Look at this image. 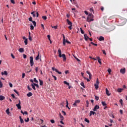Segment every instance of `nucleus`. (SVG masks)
Segmentation results:
<instances>
[{
    "instance_id": "nucleus-1",
    "label": "nucleus",
    "mask_w": 127,
    "mask_h": 127,
    "mask_svg": "<svg viewBox=\"0 0 127 127\" xmlns=\"http://www.w3.org/2000/svg\"><path fill=\"white\" fill-rule=\"evenodd\" d=\"M94 20V15H93V14L92 13L89 14L86 19V21H87L88 22H91V21H93Z\"/></svg>"
},
{
    "instance_id": "nucleus-2",
    "label": "nucleus",
    "mask_w": 127,
    "mask_h": 127,
    "mask_svg": "<svg viewBox=\"0 0 127 127\" xmlns=\"http://www.w3.org/2000/svg\"><path fill=\"white\" fill-rule=\"evenodd\" d=\"M58 53L59 55L60 58H63V62H65L66 61V58L65 54H63L62 55V51L61 49L58 50Z\"/></svg>"
},
{
    "instance_id": "nucleus-3",
    "label": "nucleus",
    "mask_w": 127,
    "mask_h": 127,
    "mask_svg": "<svg viewBox=\"0 0 127 127\" xmlns=\"http://www.w3.org/2000/svg\"><path fill=\"white\" fill-rule=\"evenodd\" d=\"M66 22H67V23L68 24V25H69V26L68 27V28L71 30L72 28V24H73V23H72V22H70V21H69V20L68 19H66Z\"/></svg>"
},
{
    "instance_id": "nucleus-4",
    "label": "nucleus",
    "mask_w": 127,
    "mask_h": 127,
    "mask_svg": "<svg viewBox=\"0 0 127 127\" xmlns=\"http://www.w3.org/2000/svg\"><path fill=\"white\" fill-rule=\"evenodd\" d=\"M99 83H100V82H99V79H98V78H97L96 83L94 84L95 88L96 89H98L99 88Z\"/></svg>"
},
{
    "instance_id": "nucleus-5",
    "label": "nucleus",
    "mask_w": 127,
    "mask_h": 127,
    "mask_svg": "<svg viewBox=\"0 0 127 127\" xmlns=\"http://www.w3.org/2000/svg\"><path fill=\"white\" fill-rule=\"evenodd\" d=\"M29 60H30V64L31 66H33L34 64V60H33V57H30L29 58Z\"/></svg>"
},
{
    "instance_id": "nucleus-6",
    "label": "nucleus",
    "mask_w": 127,
    "mask_h": 127,
    "mask_svg": "<svg viewBox=\"0 0 127 127\" xmlns=\"http://www.w3.org/2000/svg\"><path fill=\"white\" fill-rule=\"evenodd\" d=\"M21 101L20 100H18V104H16L15 106L17 107V109L19 110L21 109Z\"/></svg>"
},
{
    "instance_id": "nucleus-7",
    "label": "nucleus",
    "mask_w": 127,
    "mask_h": 127,
    "mask_svg": "<svg viewBox=\"0 0 127 127\" xmlns=\"http://www.w3.org/2000/svg\"><path fill=\"white\" fill-rule=\"evenodd\" d=\"M80 103V100H75L74 103V104H73V105L74 107H77V104H79Z\"/></svg>"
},
{
    "instance_id": "nucleus-8",
    "label": "nucleus",
    "mask_w": 127,
    "mask_h": 127,
    "mask_svg": "<svg viewBox=\"0 0 127 127\" xmlns=\"http://www.w3.org/2000/svg\"><path fill=\"white\" fill-rule=\"evenodd\" d=\"M52 69L53 71H55H55L56 72L58 73L59 74H62V72L59 71V70H58L57 69H55V67H52Z\"/></svg>"
},
{
    "instance_id": "nucleus-9",
    "label": "nucleus",
    "mask_w": 127,
    "mask_h": 127,
    "mask_svg": "<svg viewBox=\"0 0 127 127\" xmlns=\"http://www.w3.org/2000/svg\"><path fill=\"white\" fill-rule=\"evenodd\" d=\"M121 22L123 23L122 25H125L126 23H127V19H125V18H123V19L121 20Z\"/></svg>"
},
{
    "instance_id": "nucleus-10",
    "label": "nucleus",
    "mask_w": 127,
    "mask_h": 127,
    "mask_svg": "<svg viewBox=\"0 0 127 127\" xmlns=\"http://www.w3.org/2000/svg\"><path fill=\"white\" fill-rule=\"evenodd\" d=\"M99 109H100V106H98V105H96L94 107V109H93V111H97V110H98Z\"/></svg>"
},
{
    "instance_id": "nucleus-11",
    "label": "nucleus",
    "mask_w": 127,
    "mask_h": 127,
    "mask_svg": "<svg viewBox=\"0 0 127 127\" xmlns=\"http://www.w3.org/2000/svg\"><path fill=\"white\" fill-rule=\"evenodd\" d=\"M84 39L86 41H88V40L89 39L88 36H87V34H84Z\"/></svg>"
},
{
    "instance_id": "nucleus-12",
    "label": "nucleus",
    "mask_w": 127,
    "mask_h": 127,
    "mask_svg": "<svg viewBox=\"0 0 127 127\" xmlns=\"http://www.w3.org/2000/svg\"><path fill=\"white\" fill-rule=\"evenodd\" d=\"M120 72L121 73H122L123 74H125V73H126V68H124V69H121V70H120Z\"/></svg>"
},
{
    "instance_id": "nucleus-13",
    "label": "nucleus",
    "mask_w": 127,
    "mask_h": 127,
    "mask_svg": "<svg viewBox=\"0 0 127 127\" xmlns=\"http://www.w3.org/2000/svg\"><path fill=\"white\" fill-rule=\"evenodd\" d=\"M63 44L64 46L65 45V38L64 35H63Z\"/></svg>"
},
{
    "instance_id": "nucleus-14",
    "label": "nucleus",
    "mask_w": 127,
    "mask_h": 127,
    "mask_svg": "<svg viewBox=\"0 0 127 127\" xmlns=\"http://www.w3.org/2000/svg\"><path fill=\"white\" fill-rule=\"evenodd\" d=\"M99 40L100 41H104L105 40L104 37H103L102 36H101L100 37H99Z\"/></svg>"
},
{
    "instance_id": "nucleus-15",
    "label": "nucleus",
    "mask_w": 127,
    "mask_h": 127,
    "mask_svg": "<svg viewBox=\"0 0 127 127\" xmlns=\"http://www.w3.org/2000/svg\"><path fill=\"white\" fill-rule=\"evenodd\" d=\"M106 93L107 95L110 96L111 95V93H110V91L108 90L107 88H106Z\"/></svg>"
},
{
    "instance_id": "nucleus-16",
    "label": "nucleus",
    "mask_w": 127,
    "mask_h": 127,
    "mask_svg": "<svg viewBox=\"0 0 127 127\" xmlns=\"http://www.w3.org/2000/svg\"><path fill=\"white\" fill-rule=\"evenodd\" d=\"M97 59L98 60V62L99 63L100 65L102 64L101 60L100 59V57H97Z\"/></svg>"
},
{
    "instance_id": "nucleus-17",
    "label": "nucleus",
    "mask_w": 127,
    "mask_h": 127,
    "mask_svg": "<svg viewBox=\"0 0 127 127\" xmlns=\"http://www.w3.org/2000/svg\"><path fill=\"white\" fill-rule=\"evenodd\" d=\"M122 13L124 15L127 14V9H126V10H125V9L122 10Z\"/></svg>"
},
{
    "instance_id": "nucleus-18",
    "label": "nucleus",
    "mask_w": 127,
    "mask_h": 127,
    "mask_svg": "<svg viewBox=\"0 0 127 127\" xmlns=\"http://www.w3.org/2000/svg\"><path fill=\"white\" fill-rule=\"evenodd\" d=\"M95 114H96V113H95L92 111H91L90 112L89 116H92V115H94Z\"/></svg>"
},
{
    "instance_id": "nucleus-19",
    "label": "nucleus",
    "mask_w": 127,
    "mask_h": 127,
    "mask_svg": "<svg viewBox=\"0 0 127 127\" xmlns=\"http://www.w3.org/2000/svg\"><path fill=\"white\" fill-rule=\"evenodd\" d=\"M1 75H8V73L6 71H4L3 72H2L1 73Z\"/></svg>"
},
{
    "instance_id": "nucleus-20",
    "label": "nucleus",
    "mask_w": 127,
    "mask_h": 127,
    "mask_svg": "<svg viewBox=\"0 0 127 127\" xmlns=\"http://www.w3.org/2000/svg\"><path fill=\"white\" fill-rule=\"evenodd\" d=\"M18 51L20 53H23L24 52V49L23 48H20L19 49Z\"/></svg>"
},
{
    "instance_id": "nucleus-21",
    "label": "nucleus",
    "mask_w": 127,
    "mask_h": 127,
    "mask_svg": "<svg viewBox=\"0 0 127 127\" xmlns=\"http://www.w3.org/2000/svg\"><path fill=\"white\" fill-rule=\"evenodd\" d=\"M5 99V98L3 96H2V95L0 96V101H2V100H4Z\"/></svg>"
},
{
    "instance_id": "nucleus-22",
    "label": "nucleus",
    "mask_w": 127,
    "mask_h": 127,
    "mask_svg": "<svg viewBox=\"0 0 127 127\" xmlns=\"http://www.w3.org/2000/svg\"><path fill=\"white\" fill-rule=\"evenodd\" d=\"M39 56H40V52H38V56L35 58V60L38 61L39 60Z\"/></svg>"
},
{
    "instance_id": "nucleus-23",
    "label": "nucleus",
    "mask_w": 127,
    "mask_h": 127,
    "mask_svg": "<svg viewBox=\"0 0 127 127\" xmlns=\"http://www.w3.org/2000/svg\"><path fill=\"white\" fill-rule=\"evenodd\" d=\"M33 96V94L31 92H29L27 94V96H28V97H30L31 96Z\"/></svg>"
},
{
    "instance_id": "nucleus-24",
    "label": "nucleus",
    "mask_w": 127,
    "mask_h": 127,
    "mask_svg": "<svg viewBox=\"0 0 127 127\" xmlns=\"http://www.w3.org/2000/svg\"><path fill=\"white\" fill-rule=\"evenodd\" d=\"M39 82H40V86H43V81L42 80L39 79Z\"/></svg>"
},
{
    "instance_id": "nucleus-25",
    "label": "nucleus",
    "mask_w": 127,
    "mask_h": 127,
    "mask_svg": "<svg viewBox=\"0 0 127 127\" xmlns=\"http://www.w3.org/2000/svg\"><path fill=\"white\" fill-rule=\"evenodd\" d=\"M123 90H124V89H122V88H119L117 90L118 92L119 93H122V91H123Z\"/></svg>"
},
{
    "instance_id": "nucleus-26",
    "label": "nucleus",
    "mask_w": 127,
    "mask_h": 127,
    "mask_svg": "<svg viewBox=\"0 0 127 127\" xmlns=\"http://www.w3.org/2000/svg\"><path fill=\"white\" fill-rule=\"evenodd\" d=\"M35 12H36L35 11H34L33 12H31V14L33 15V17H35V16H36L35 14H34V13H35Z\"/></svg>"
},
{
    "instance_id": "nucleus-27",
    "label": "nucleus",
    "mask_w": 127,
    "mask_h": 127,
    "mask_svg": "<svg viewBox=\"0 0 127 127\" xmlns=\"http://www.w3.org/2000/svg\"><path fill=\"white\" fill-rule=\"evenodd\" d=\"M101 103L103 106H106L107 105L105 102L102 101Z\"/></svg>"
},
{
    "instance_id": "nucleus-28",
    "label": "nucleus",
    "mask_w": 127,
    "mask_h": 127,
    "mask_svg": "<svg viewBox=\"0 0 127 127\" xmlns=\"http://www.w3.org/2000/svg\"><path fill=\"white\" fill-rule=\"evenodd\" d=\"M5 112L7 115H9L10 114L9 109H7L5 111Z\"/></svg>"
},
{
    "instance_id": "nucleus-29",
    "label": "nucleus",
    "mask_w": 127,
    "mask_h": 127,
    "mask_svg": "<svg viewBox=\"0 0 127 127\" xmlns=\"http://www.w3.org/2000/svg\"><path fill=\"white\" fill-rule=\"evenodd\" d=\"M31 86L34 90H36L35 85L34 84V83L31 84Z\"/></svg>"
},
{
    "instance_id": "nucleus-30",
    "label": "nucleus",
    "mask_w": 127,
    "mask_h": 127,
    "mask_svg": "<svg viewBox=\"0 0 127 127\" xmlns=\"http://www.w3.org/2000/svg\"><path fill=\"white\" fill-rule=\"evenodd\" d=\"M24 44L25 45H27L28 44V40L27 39H25L24 41Z\"/></svg>"
},
{
    "instance_id": "nucleus-31",
    "label": "nucleus",
    "mask_w": 127,
    "mask_h": 127,
    "mask_svg": "<svg viewBox=\"0 0 127 127\" xmlns=\"http://www.w3.org/2000/svg\"><path fill=\"white\" fill-rule=\"evenodd\" d=\"M52 28H54L55 29H58V26H51Z\"/></svg>"
},
{
    "instance_id": "nucleus-32",
    "label": "nucleus",
    "mask_w": 127,
    "mask_h": 127,
    "mask_svg": "<svg viewBox=\"0 0 127 127\" xmlns=\"http://www.w3.org/2000/svg\"><path fill=\"white\" fill-rule=\"evenodd\" d=\"M81 86H82L83 88H85L84 82H81L80 83Z\"/></svg>"
},
{
    "instance_id": "nucleus-33",
    "label": "nucleus",
    "mask_w": 127,
    "mask_h": 127,
    "mask_svg": "<svg viewBox=\"0 0 127 127\" xmlns=\"http://www.w3.org/2000/svg\"><path fill=\"white\" fill-rule=\"evenodd\" d=\"M32 23H33V25L34 26V27L36 26L37 23H36V22H35V21H33Z\"/></svg>"
},
{
    "instance_id": "nucleus-34",
    "label": "nucleus",
    "mask_w": 127,
    "mask_h": 127,
    "mask_svg": "<svg viewBox=\"0 0 127 127\" xmlns=\"http://www.w3.org/2000/svg\"><path fill=\"white\" fill-rule=\"evenodd\" d=\"M60 119L61 121H63L64 120V117L63 116L60 117Z\"/></svg>"
},
{
    "instance_id": "nucleus-35",
    "label": "nucleus",
    "mask_w": 127,
    "mask_h": 127,
    "mask_svg": "<svg viewBox=\"0 0 127 127\" xmlns=\"http://www.w3.org/2000/svg\"><path fill=\"white\" fill-rule=\"evenodd\" d=\"M80 29L81 33L82 34H84V31H83V30H82V28H80Z\"/></svg>"
},
{
    "instance_id": "nucleus-36",
    "label": "nucleus",
    "mask_w": 127,
    "mask_h": 127,
    "mask_svg": "<svg viewBox=\"0 0 127 127\" xmlns=\"http://www.w3.org/2000/svg\"><path fill=\"white\" fill-rule=\"evenodd\" d=\"M42 18H43L44 20H46L47 19V17L46 16H42Z\"/></svg>"
},
{
    "instance_id": "nucleus-37",
    "label": "nucleus",
    "mask_w": 127,
    "mask_h": 127,
    "mask_svg": "<svg viewBox=\"0 0 127 127\" xmlns=\"http://www.w3.org/2000/svg\"><path fill=\"white\" fill-rule=\"evenodd\" d=\"M66 43L68 44H71L70 42H69V41H67V40H65V44Z\"/></svg>"
},
{
    "instance_id": "nucleus-38",
    "label": "nucleus",
    "mask_w": 127,
    "mask_h": 127,
    "mask_svg": "<svg viewBox=\"0 0 127 127\" xmlns=\"http://www.w3.org/2000/svg\"><path fill=\"white\" fill-rule=\"evenodd\" d=\"M84 121L88 123H90V121L89 120H88L87 118H85L84 119Z\"/></svg>"
},
{
    "instance_id": "nucleus-39",
    "label": "nucleus",
    "mask_w": 127,
    "mask_h": 127,
    "mask_svg": "<svg viewBox=\"0 0 127 127\" xmlns=\"http://www.w3.org/2000/svg\"><path fill=\"white\" fill-rule=\"evenodd\" d=\"M83 78H84V79L86 80L87 82L90 81V79H89L88 78H86V77H83Z\"/></svg>"
},
{
    "instance_id": "nucleus-40",
    "label": "nucleus",
    "mask_w": 127,
    "mask_h": 127,
    "mask_svg": "<svg viewBox=\"0 0 127 127\" xmlns=\"http://www.w3.org/2000/svg\"><path fill=\"white\" fill-rule=\"evenodd\" d=\"M34 26H33V25H30V29H31V30H34Z\"/></svg>"
},
{
    "instance_id": "nucleus-41",
    "label": "nucleus",
    "mask_w": 127,
    "mask_h": 127,
    "mask_svg": "<svg viewBox=\"0 0 127 127\" xmlns=\"http://www.w3.org/2000/svg\"><path fill=\"white\" fill-rule=\"evenodd\" d=\"M64 83L66 85H67L68 86H69V83L67 82L66 81H64Z\"/></svg>"
},
{
    "instance_id": "nucleus-42",
    "label": "nucleus",
    "mask_w": 127,
    "mask_h": 127,
    "mask_svg": "<svg viewBox=\"0 0 127 127\" xmlns=\"http://www.w3.org/2000/svg\"><path fill=\"white\" fill-rule=\"evenodd\" d=\"M32 17H30V18H29V19H28V20H29V21H30V22H33V21L32 20Z\"/></svg>"
},
{
    "instance_id": "nucleus-43",
    "label": "nucleus",
    "mask_w": 127,
    "mask_h": 127,
    "mask_svg": "<svg viewBox=\"0 0 127 127\" xmlns=\"http://www.w3.org/2000/svg\"><path fill=\"white\" fill-rule=\"evenodd\" d=\"M91 44H92L93 46H98V45L97 44H95V43H93V42H91Z\"/></svg>"
},
{
    "instance_id": "nucleus-44",
    "label": "nucleus",
    "mask_w": 127,
    "mask_h": 127,
    "mask_svg": "<svg viewBox=\"0 0 127 127\" xmlns=\"http://www.w3.org/2000/svg\"><path fill=\"white\" fill-rule=\"evenodd\" d=\"M39 122H40V123L41 124H42L43 123V122H44V121H43V120L40 119V120H39Z\"/></svg>"
},
{
    "instance_id": "nucleus-45",
    "label": "nucleus",
    "mask_w": 127,
    "mask_h": 127,
    "mask_svg": "<svg viewBox=\"0 0 127 127\" xmlns=\"http://www.w3.org/2000/svg\"><path fill=\"white\" fill-rule=\"evenodd\" d=\"M3 86V84L2 82L0 80V88H2Z\"/></svg>"
},
{
    "instance_id": "nucleus-46",
    "label": "nucleus",
    "mask_w": 127,
    "mask_h": 127,
    "mask_svg": "<svg viewBox=\"0 0 127 127\" xmlns=\"http://www.w3.org/2000/svg\"><path fill=\"white\" fill-rule=\"evenodd\" d=\"M95 99L96 101H98L99 100V97L97 96H95Z\"/></svg>"
},
{
    "instance_id": "nucleus-47",
    "label": "nucleus",
    "mask_w": 127,
    "mask_h": 127,
    "mask_svg": "<svg viewBox=\"0 0 127 127\" xmlns=\"http://www.w3.org/2000/svg\"><path fill=\"white\" fill-rule=\"evenodd\" d=\"M25 122H29V118H27V119H25Z\"/></svg>"
},
{
    "instance_id": "nucleus-48",
    "label": "nucleus",
    "mask_w": 127,
    "mask_h": 127,
    "mask_svg": "<svg viewBox=\"0 0 127 127\" xmlns=\"http://www.w3.org/2000/svg\"><path fill=\"white\" fill-rule=\"evenodd\" d=\"M10 2L12 4L15 3L14 0H10Z\"/></svg>"
},
{
    "instance_id": "nucleus-49",
    "label": "nucleus",
    "mask_w": 127,
    "mask_h": 127,
    "mask_svg": "<svg viewBox=\"0 0 127 127\" xmlns=\"http://www.w3.org/2000/svg\"><path fill=\"white\" fill-rule=\"evenodd\" d=\"M47 37H48V39H49V40L51 41V36H50V35H48Z\"/></svg>"
},
{
    "instance_id": "nucleus-50",
    "label": "nucleus",
    "mask_w": 127,
    "mask_h": 127,
    "mask_svg": "<svg viewBox=\"0 0 127 127\" xmlns=\"http://www.w3.org/2000/svg\"><path fill=\"white\" fill-rule=\"evenodd\" d=\"M50 122L52 124H54L55 123V121L54 120H51Z\"/></svg>"
},
{
    "instance_id": "nucleus-51",
    "label": "nucleus",
    "mask_w": 127,
    "mask_h": 127,
    "mask_svg": "<svg viewBox=\"0 0 127 127\" xmlns=\"http://www.w3.org/2000/svg\"><path fill=\"white\" fill-rule=\"evenodd\" d=\"M27 89H28V90H29V91H31V90H32V89L29 86H27Z\"/></svg>"
},
{
    "instance_id": "nucleus-52",
    "label": "nucleus",
    "mask_w": 127,
    "mask_h": 127,
    "mask_svg": "<svg viewBox=\"0 0 127 127\" xmlns=\"http://www.w3.org/2000/svg\"><path fill=\"white\" fill-rule=\"evenodd\" d=\"M34 81L36 83H38V81L37 80L36 78H34Z\"/></svg>"
},
{
    "instance_id": "nucleus-53",
    "label": "nucleus",
    "mask_w": 127,
    "mask_h": 127,
    "mask_svg": "<svg viewBox=\"0 0 127 127\" xmlns=\"http://www.w3.org/2000/svg\"><path fill=\"white\" fill-rule=\"evenodd\" d=\"M34 85L38 88H39V86L38 84H36V83H34Z\"/></svg>"
},
{
    "instance_id": "nucleus-54",
    "label": "nucleus",
    "mask_w": 127,
    "mask_h": 127,
    "mask_svg": "<svg viewBox=\"0 0 127 127\" xmlns=\"http://www.w3.org/2000/svg\"><path fill=\"white\" fill-rule=\"evenodd\" d=\"M20 121L21 124L24 123V121H23V119H20Z\"/></svg>"
},
{
    "instance_id": "nucleus-55",
    "label": "nucleus",
    "mask_w": 127,
    "mask_h": 127,
    "mask_svg": "<svg viewBox=\"0 0 127 127\" xmlns=\"http://www.w3.org/2000/svg\"><path fill=\"white\" fill-rule=\"evenodd\" d=\"M13 91H14V92H15L18 95H19V93H18V92L16 90L14 89V90H13Z\"/></svg>"
},
{
    "instance_id": "nucleus-56",
    "label": "nucleus",
    "mask_w": 127,
    "mask_h": 127,
    "mask_svg": "<svg viewBox=\"0 0 127 127\" xmlns=\"http://www.w3.org/2000/svg\"><path fill=\"white\" fill-rule=\"evenodd\" d=\"M25 76V74L24 73H23L22 75V78H24Z\"/></svg>"
},
{
    "instance_id": "nucleus-57",
    "label": "nucleus",
    "mask_w": 127,
    "mask_h": 127,
    "mask_svg": "<svg viewBox=\"0 0 127 127\" xmlns=\"http://www.w3.org/2000/svg\"><path fill=\"white\" fill-rule=\"evenodd\" d=\"M28 39H29V40L30 41H32V37H31V36H29Z\"/></svg>"
},
{
    "instance_id": "nucleus-58",
    "label": "nucleus",
    "mask_w": 127,
    "mask_h": 127,
    "mask_svg": "<svg viewBox=\"0 0 127 127\" xmlns=\"http://www.w3.org/2000/svg\"><path fill=\"white\" fill-rule=\"evenodd\" d=\"M9 87L12 88L13 87V85L11 83H9Z\"/></svg>"
},
{
    "instance_id": "nucleus-59",
    "label": "nucleus",
    "mask_w": 127,
    "mask_h": 127,
    "mask_svg": "<svg viewBox=\"0 0 127 127\" xmlns=\"http://www.w3.org/2000/svg\"><path fill=\"white\" fill-rule=\"evenodd\" d=\"M11 57L13 59H15V57L12 54H11Z\"/></svg>"
},
{
    "instance_id": "nucleus-60",
    "label": "nucleus",
    "mask_w": 127,
    "mask_h": 127,
    "mask_svg": "<svg viewBox=\"0 0 127 127\" xmlns=\"http://www.w3.org/2000/svg\"><path fill=\"white\" fill-rule=\"evenodd\" d=\"M62 112L64 114V116H66V113L64 111H62Z\"/></svg>"
},
{
    "instance_id": "nucleus-61",
    "label": "nucleus",
    "mask_w": 127,
    "mask_h": 127,
    "mask_svg": "<svg viewBox=\"0 0 127 127\" xmlns=\"http://www.w3.org/2000/svg\"><path fill=\"white\" fill-rule=\"evenodd\" d=\"M86 73L89 75H90L91 74V73H90V71H86Z\"/></svg>"
},
{
    "instance_id": "nucleus-62",
    "label": "nucleus",
    "mask_w": 127,
    "mask_h": 127,
    "mask_svg": "<svg viewBox=\"0 0 127 127\" xmlns=\"http://www.w3.org/2000/svg\"><path fill=\"white\" fill-rule=\"evenodd\" d=\"M23 59H25L27 58V56L26 55H23Z\"/></svg>"
},
{
    "instance_id": "nucleus-63",
    "label": "nucleus",
    "mask_w": 127,
    "mask_h": 127,
    "mask_svg": "<svg viewBox=\"0 0 127 127\" xmlns=\"http://www.w3.org/2000/svg\"><path fill=\"white\" fill-rule=\"evenodd\" d=\"M102 52H103V54L106 55V51L105 50H102Z\"/></svg>"
},
{
    "instance_id": "nucleus-64",
    "label": "nucleus",
    "mask_w": 127,
    "mask_h": 127,
    "mask_svg": "<svg viewBox=\"0 0 127 127\" xmlns=\"http://www.w3.org/2000/svg\"><path fill=\"white\" fill-rule=\"evenodd\" d=\"M120 102L121 105L123 106V100L121 99L120 100Z\"/></svg>"
}]
</instances>
